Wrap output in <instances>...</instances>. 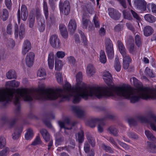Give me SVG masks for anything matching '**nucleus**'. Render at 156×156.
<instances>
[{"mask_svg": "<svg viewBox=\"0 0 156 156\" xmlns=\"http://www.w3.org/2000/svg\"><path fill=\"white\" fill-rule=\"evenodd\" d=\"M96 72L95 69L92 64H89L87 67L86 73L88 76H91Z\"/></svg>", "mask_w": 156, "mask_h": 156, "instance_id": "obj_14", "label": "nucleus"}, {"mask_svg": "<svg viewBox=\"0 0 156 156\" xmlns=\"http://www.w3.org/2000/svg\"><path fill=\"white\" fill-rule=\"evenodd\" d=\"M48 63L49 68L51 69H52L54 63V54L52 52L50 53L48 55Z\"/></svg>", "mask_w": 156, "mask_h": 156, "instance_id": "obj_12", "label": "nucleus"}, {"mask_svg": "<svg viewBox=\"0 0 156 156\" xmlns=\"http://www.w3.org/2000/svg\"><path fill=\"white\" fill-rule=\"evenodd\" d=\"M56 77L58 82L59 83H61L63 80L62 74L60 73H57L56 74Z\"/></svg>", "mask_w": 156, "mask_h": 156, "instance_id": "obj_39", "label": "nucleus"}, {"mask_svg": "<svg viewBox=\"0 0 156 156\" xmlns=\"http://www.w3.org/2000/svg\"><path fill=\"white\" fill-rule=\"evenodd\" d=\"M34 18H32L30 20L29 26L30 28H32L34 26Z\"/></svg>", "mask_w": 156, "mask_h": 156, "instance_id": "obj_52", "label": "nucleus"}, {"mask_svg": "<svg viewBox=\"0 0 156 156\" xmlns=\"http://www.w3.org/2000/svg\"><path fill=\"white\" fill-rule=\"evenodd\" d=\"M126 25L128 28L132 31L133 30V27L131 23H126Z\"/></svg>", "mask_w": 156, "mask_h": 156, "instance_id": "obj_53", "label": "nucleus"}, {"mask_svg": "<svg viewBox=\"0 0 156 156\" xmlns=\"http://www.w3.org/2000/svg\"><path fill=\"white\" fill-rule=\"evenodd\" d=\"M20 136L19 133H15L12 134V138L14 140H16Z\"/></svg>", "mask_w": 156, "mask_h": 156, "instance_id": "obj_55", "label": "nucleus"}, {"mask_svg": "<svg viewBox=\"0 0 156 156\" xmlns=\"http://www.w3.org/2000/svg\"><path fill=\"white\" fill-rule=\"evenodd\" d=\"M25 29L24 27V24H21L20 27L19 33L18 25L17 24H15L14 34L15 37H17L19 34L20 38L21 39H23L25 34Z\"/></svg>", "mask_w": 156, "mask_h": 156, "instance_id": "obj_7", "label": "nucleus"}, {"mask_svg": "<svg viewBox=\"0 0 156 156\" xmlns=\"http://www.w3.org/2000/svg\"><path fill=\"white\" fill-rule=\"evenodd\" d=\"M41 142L40 137L39 136H37L34 140L32 143V144L34 145H35L41 144Z\"/></svg>", "mask_w": 156, "mask_h": 156, "instance_id": "obj_41", "label": "nucleus"}, {"mask_svg": "<svg viewBox=\"0 0 156 156\" xmlns=\"http://www.w3.org/2000/svg\"><path fill=\"white\" fill-rule=\"evenodd\" d=\"M14 82H13V87H17L19 86L20 83L19 82L16 81L15 80H13Z\"/></svg>", "mask_w": 156, "mask_h": 156, "instance_id": "obj_58", "label": "nucleus"}, {"mask_svg": "<svg viewBox=\"0 0 156 156\" xmlns=\"http://www.w3.org/2000/svg\"><path fill=\"white\" fill-rule=\"evenodd\" d=\"M50 43L51 46L55 48H58L61 46V43L57 36L53 35L51 36L49 39Z\"/></svg>", "mask_w": 156, "mask_h": 156, "instance_id": "obj_8", "label": "nucleus"}, {"mask_svg": "<svg viewBox=\"0 0 156 156\" xmlns=\"http://www.w3.org/2000/svg\"><path fill=\"white\" fill-rule=\"evenodd\" d=\"M109 130L111 133L113 134L114 135H116V134L114 133V132L116 131L115 129L110 128Z\"/></svg>", "mask_w": 156, "mask_h": 156, "instance_id": "obj_62", "label": "nucleus"}, {"mask_svg": "<svg viewBox=\"0 0 156 156\" xmlns=\"http://www.w3.org/2000/svg\"><path fill=\"white\" fill-rule=\"evenodd\" d=\"M155 125H156V117H154L153 119V123H151V126L152 129L156 131V127Z\"/></svg>", "mask_w": 156, "mask_h": 156, "instance_id": "obj_40", "label": "nucleus"}, {"mask_svg": "<svg viewBox=\"0 0 156 156\" xmlns=\"http://www.w3.org/2000/svg\"><path fill=\"white\" fill-rule=\"evenodd\" d=\"M82 73L78 72L76 77V83L75 87L71 88L68 83H66L62 90L60 89L49 88L45 89L44 92L47 99L54 100L61 96L62 98L68 100L73 98L74 103L80 101L81 98L87 99L89 97H96L98 98L110 95L107 93L106 87L96 86L86 88L84 84L82 81Z\"/></svg>", "mask_w": 156, "mask_h": 156, "instance_id": "obj_1", "label": "nucleus"}, {"mask_svg": "<svg viewBox=\"0 0 156 156\" xmlns=\"http://www.w3.org/2000/svg\"><path fill=\"white\" fill-rule=\"evenodd\" d=\"M114 67L117 71L119 72L120 70L121 66L119 64L118 58L117 57H116L115 58Z\"/></svg>", "mask_w": 156, "mask_h": 156, "instance_id": "obj_34", "label": "nucleus"}, {"mask_svg": "<svg viewBox=\"0 0 156 156\" xmlns=\"http://www.w3.org/2000/svg\"><path fill=\"white\" fill-rule=\"evenodd\" d=\"M65 55V53L63 51H58L56 54V56L59 58H62Z\"/></svg>", "mask_w": 156, "mask_h": 156, "instance_id": "obj_37", "label": "nucleus"}, {"mask_svg": "<svg viewBox=\"0 0 156 156\" xmlns=\"http://www.w3.org/2000/svg\"><path fill=\"white\" fill-rule=\"evenodd\" d=\"M62 62L60 60H56L55 61V69L57 70H60L63 66Z\"/></svg>", "mask_w": 156, "mask_h": 156, "instance_id": "obj_26", "label": "nucleus"}, {"mask_svg": "<svg viewBox=\"0 0 156 156\" xmlns=\"http://www.w3.org/2000/svg\"><path fill=\"white\" fill-rule=\"evenodd\" d=\"M146 2L143 0L142 3L137 6L136 8L137 9L140 10L141 11H145L146 9Z\"/></svg>", "mask_w": 156, "mask_h": 156, "instance_id": "obj_29", "label": "nucleus"}, {"mask_svg": "<svg viewBox=\"0 0 156 156\" xmlns=\"http://www.w3.org/2000/svg\"><path fill=\"white\" fill-rule=\"evenodd\" d=\"M90 24V22L88 20L85 18L84 16L83 17L82 21V25L84 29H86L87 26Z\"/></svg>", "mask_w": 156, "mask_h": 156, "instance_id": "obj_30", "label": "nucleus"}, {"mask_svg": "<svg viewBox=\"0 0 156 156\" xmlns=\"http://www.w3.org/2000/svg\"><path fill=\"white\" fill-rule=\"evenodd\" d=\"M12 26L11 24H9L7 28V33L9 34H12Z\"/></svg>", "mask_w": 156, "mask_h": 156, "instance_id": "obj_43", "label": "nucleus"}, {"mask_svg": "<svg viewBox=\"0 0 156 156\" xmlns=\"http://www.w3.org/2000/svg\"><path fill=\"white\" fill-rule=\"evenodd\" d=\"M103 77L104 81L108 85H112V77L110 73L107 71H104L103 73Z\"/></svg>", "mask_w": 156, "mask_h": 156, "instance_id": "obj_11", "label": "nucleus"}, {"mask_svg": "<svg viewBox=\"0 0 156 156\" xmlns=\"http://www.w3.org/2000/svg\"><path fill=\"white\" fill-rule=\"evenodd\" d=\"M76 113L78 116L80 117L83 114V112L82 110L79 109L77 110Z\"/></svg>", "mask_w": 156, "mask_h": 156, "instance_id": "obj_54", "label": "nucleus"}, {"mask_svg": "<svg viewBox=\"0 0 156 156\" xmlns=\"http://www.w3.org/2000/svg\"><path fill=\"white\" fill-rule=\"evenodd\" d=\"M6 142L5 138L3 137H0V149L4 147L6 145Z\"/></svg>", "mask_w": 156, "mask_h": 156, "instance_id": "obj_36", "label": "nucleus"}, {"mask_svg": "<svg viewBox=\"0 0 156 156\" xmlns=\"http://www.w3.org/2000/svg\"><path fill=\"white\" fill-rule=\"evenodd\" d=\"M5 4L7 7L10 9L12 5L11 0H5Z\"/></svg>", "mask_w": 156, "mask_h": 156, "instance_id": "obj_47", "label": "nucleus"}, {"mask_svg": "<svg viewBox=\"0 0 156 156\" xmlns=\"http://www.w3.org/2000/svg\"><path fill=\"white\" fill-rule=\"evenodd\" d=\"M145 73L148 75L149 76L151 77H152V71L148 67L146 68L145 71Z\"/></svg>", "mask_w": 156, "mask_h": 156, "instance_id": "obj_44", "label": "nucleus"}, {"mask_svg": "<svg viewBox=\"0 0 156 156\" xmlns=\"http://www.w3.org/2000/svg\"><path fill=\"white\" fill-rule=\"evenodd\" d=\"M151 10L153 12L156 13V5L155 4L151 5Z\"/></svg>", "mask_w": 156, "mask_h": 156, "instance_id": "obj_57", "label": "nucleus"}, {"mask_svg": "<svg viewBox=\"0 0 156 156\" xmlns=\"http://www.w3.org/2000/svg\"><path fill=\"white\" fill-rule=\"evenodd\" d=\"M117 44L119 50L123 57V68L124 69H126L129 66V63L131 62V59L128 55L126 54L125 48L122 43L120 41H118Z\"/></svg>", "mask_w": 156, "mask_h": 156, "instance_id": "obj_4", "label": "nucleus"}, {"mask_svg": "<svg viewBox=\"0 0 156 156\" xmlns=\"http://www.w3.org/2000/svg\"><path fill=\"white\" fill-rule=\"evenodd\" d=\"M21 17L23 20H26L28 16L27 9L26 6L22 5L21 6Z\"/></svg>", "mask_w": 156, "mask_h": 156, "instance_id": "obj_16", "label": "nucleus"}, {"mask_svg": "<svg viewBox=\"0 0 156 156\" xmlns=\"http://www.w3.org/2000/svg\"><path fill=\"white\" fill-rule=\"evenodd\" d=\"M31 44L30 42L28 40L25 41L23 44L22 49V54L24 55L29 51L31 48Z\"/></svg>", "mask_w": 156, "mask_h": 156, "instance_id": "obj_10", "label": "nucleus"}, {"mask_svg": "<svg viewBox=\"0 0 156 156\" xmlns=\"http://www.w3.org/2000/svg\"><path fill=\"white\" fill-rule=\"evenodd\" d=\"M89 145L87 143H85L84 147V149L86 153H88L89 151Z\"/></svg>", "mask_w": 156, "mask_h": 156, "instance_id": "obj_51", "label": "nucleus"}, {"mask_svg": "<svg viewBox=\"0 0 156 156\" xmlns=\"http://www.w3.org/2000/svg\"><path fill=\"white\" fill-rule=\"evenodd\" d=\"M105 150L108 152H112L111 148L109 147H105Z\"/></svg>", "mask_w": 156, "mask_h": 156, "instance_id": "obj_64", "label": "nucleus"}, {"mask_svg": "<svg viewBox=\"0 0 156 156\" xmlns=\"http://www.w3.org/2000/svg\"><path fill=\"white\" fill-rule=\"evenodd\" d=\"M59 30L62 36L64 38L68 37V32L66 27L63 24H60L59 26Z\"/></svg>", "mask_w": 156, "mask_h": 156, "instance_id": "obj_15", "label": "nucleus"}, {"mask_svg": "<svg viewBox=\"0 0 156 156\" xmlns=\"http://www.w3.org/2000/svg\"><path fill=\"white\" fill-rule=\"evenodd\" d=\"M131 12L134 17L137 20H140V17L136 12L133 11V10H131Z\"/></svg>", "mask_w": 156, "mask_h": 156, "instance_id": "obj_48", "label": "nucleus"}, {"mask_svg": "<svg viewBox=\"0 0 156 156\" xmlns=\"http://www.w3.org/2000/svg\"><path fill=\"white\" fill-rule=\"evenodd\" d=\"M105 33V30L104 28H101L99 31V33L101 35H104Z\"/></svg>", "mask_w": 156, "mask_h": 156, "instance_id": "obj_60", "label": "nucleus"}, {"mask_svg": "<svg viewBox=\"0 0 156 156\" xmlns=\"http://www.w3.org/2000/svg\"><path fill=\"white\" fill-rule=\"evenodd\" d=\"M9 13L8 10L5 9L1 10L0 12V17L4 21H5L8 18Z\"/></svg>", "mask_w": 156, "mask_h": 156, "instance_id": "obj_17", "label": "nucleus"}, {"mask_svg": "<svg viewBox=\"0 0 156 156\" xmlns=\"http://www.w3.org/2000/svg\"><path fill=\"white\" fill-rule=\"evenodd\" d=\"M41 133L43 139L46 142L48 141L50 139V136L47 130L42 129L41 130Z\"/></svg>", "mask_w": 156, "mask_h": 156, "instance_id": "obj_20", "label": "nucleus"}, {"mask_svg": "<svg viewBox=\"0 0 156 156\" xmlns=\"http://www.w3.org/2000/svg\"><path fill=\"white\" fill-rule=\"evenodd\" d=\"M76 139L79 143H82L83 141V133L82 131H80L76 135Z\"/></svg>", "mask_w": 156, "mask_h": 156, "instance_id": "obj_24", "label": "nucleus"}, {"mask_svg": "<svg viewBox=\"0 0 156 156\" xmlns=\"http://www.w3.org/2000/svg\"><path fill=\"white\" fill-rule=\"evenodd\" d=\"M123 13L125 19L128 20H131L132 19V18L131 15L128 14L126 10L123 11Z\"/></svg>", "mask_w": 156, "mask_h": 156, "instance_id": "obj_42", "label": "nucleus"}, {"mask_svg": "<svg viewBox=\"0 0 156 156\" xmlns=\"http://www.w3.org/2000/svg\"><path fill=\"white\" fill-rule=\"evenodd\" d=\"M38 29L41 32H43L45 28V22L43 19H41L38 22Z\"/></svg>", "mask_w": 156, "mask_h": 156, "instance_id": "obj_18", "label": "nucleus"}, {"mask_svg": "<svg viewBox=\"0 0 156 156\" xmlns=\"http://www.w3.org/2000/svg\"><path fill=\"white\" fill-rule=\"evenodd\" d=\"M6 76L8 79H15L16 78V74L15 71L13 70H9L6 73Z\"/></svg>", "mask_w": 156, "mask_h": 156, "instance_id": "obj_23", "label": "nucleus"}, {"mask_svg": "<svg viewBox=\"0 0 156 156\" xmlns=\"http://www.w3.org/2000/svg\"><path fill=\"white\" fill-rule=\"evenodd\" d=\"M145 19L147 21L150 23H153L155 21L154 17L152 15L150 14H147L144 16Z\"/></svg>", "mask_w": 156, "mask_h": 156, "instance_id": "obj_28", "label": "nucleus"}, {"mask_svg": "<svg viewBox=\"0 0 156 156\" xmlns=\"http://www.w3.org/2000/svg\"><path fill=\"white\" fill-rule=\"evenodd\" d=\"M59 8L61 13L65 15L68 14L70 10V6L69 2L65 1L62 3L60 1L59 3Z\"/></svg>", "mask_w": 156, "mask_h": 156, "instance_id": "obj_6", "label": "nucleus"}, {"mask_svg": "<svg viewBox=\"0 0 156 156\" xmlns=\"http://www.w3.org/2000/svg\"><path fill=\"white\" fill-rule=\"evenodd\" d=\"M87 139L92 147H94L95 145V142L94 139L91 136H88Z\"/></svg>", "mask_w": 156, "mask_h": 156, "instance_id": "obj_45", "label": "nucleus"}, {"mask_svg": "<svg viewBox=\"0 0 156 156\" xmlns=\"http://www.w3.org/2000/svg\"><path fill=\"white\" fill-rule=\"evenodd\" d=\"M145 133L148 140L153 141L155 142H156V138L149 131L146 130L145 132Z\"/></svg>", "mask_w": 156, "mask_h": 156, "instance_id": "obj_25", "label": "nucleus"}, {"mask_svg": "<svg viewBox=\"0 0 156 156\" xmlns=\"http://www.w3.org/2000/svg\"><path fill=\"white\" fill-rule=\"evenodd\" d=\"M37 75L39 77L45 76L46 75L45 70L42 68L39 69L37 71Z\"/></svg>", "mask_w": 156, "mask_h": 156, "instance_id": "obj_32", "label": "nucleus"}, {"mask_svg": "<svg viewBox=\"0 0 156 156\" xmlns=\"http://www.w3.org/2000/svg\"><path fill=\"white\" fill-rule=\"evenodd\" d=\"M81 37L82 39V40H83V42L85 44L86 43V37H85L84 35L82 33V32H81Z\"/></svg>", "mask_w": 156, "mask_h": 156, "instance_id": "obj_56", "label": "nucleus"}, {"mask_svg": "<svg viewBox=\"0 0 156 156\" xmlns=\"http://www.w3.org/2000/svg\"><path fill=\"white\" fill-rule=\"evenodd\" d=\"M43 8L45 16L46 18H47L48 15V11L47 4L45 2H44Z\"/></svg>", "mask_w": 156, "mask_h": 156, "instance_id": "obj_38", "label": "nucleus"}, {"mask_svg": "<svg viewBox=\"0 0 156 156\" xmlns=\"http://www.w3.org/2000/svg\"><path fill=\"white\" fill-rule=\"evenodd\" d=\"M144 32L145 36H149L152 33L153 30L150 26H147L145 27L144 30Z\"/></svg>", "mask_w": 156, "mask_h": 156, "instance_id": "obj_22", "label": "nucleus"}, {"mask_svg": "<svg viewBox=\"0 0 156 156\" xmlns=\"http://www.w3.org/2000/svg\"><path fill=\"white\" fill-rule=\"evenodd\" d=\"M118 142L119 144L124 148L126 149H127L129 148L128 146L126 144L119 141H118Z\"/></svg>", "mask_w": 156, "mask_h": 156, "instance_id": "obj_49", "label": "nucleus"}, {"mask_svg": "<svg viewBox=\"0 0 156 156\" xmlns=\"http://www.w3.org/2000/svg\"><path fill=\"white\" fill-rule=\"evenodd\" d=\"M9 148L6 147L0 151V156H7L9 154Z\"/></svg>", "mask_w": 156, "mask_h": 156, "instance_id": "obj_35", "label": "nucleus"}, {"mask_svg": "<svg viewBox=\"0 0 156 156\" xmlns=\"http://www.w3.org/2000/svg\"><path fill=\"white\" fill-rule=\"evenodd\" d=\"M76 25L75 21L74 20H71L69 23L68 28L71 33H73L76 29Z\"/></svg>", "mask_w": 156, "mask_h": 156, "instance_id": "obj_19", "label": "nucleus"}, {"mask_svg": "<svg viewBox=\"0 0 156 156\" xmlns=\"http://www.w3.org/2000/svg\"><path fill=\"white\" fill-rule=\"evenodd\" d=\"M147 145L148 151L153 153H156V145L149 142H147Z\"/></svg>", "mask_w": 156, "mask_h": 156, "instance_id": "obj_21", "label": "nucleus"}, {"mask_svg": "<svg viewBox=\"0 0 156 156\" xmlns=\"http://www.w3.org/2000/svg\"><path fill=\"white\" fill-rule=\"evenodd\" d=\"M13 80L8 81L5 84L7 89H0V101H11L17 104L21 99L25 101H30L33 98L47 99L44 92L45 89L37 91L27 88L10 90L13 87Z\"/></svg>", "mask_w": 156, "mask_h": 156, "instance_id": "obj_3", "label": "nucleus"}, {"mask_svg": "<svg viewBox=\"0 0 156 156\" xmlns=\"http://www.w3.org/2000/svg\"><path fill=\"white\" fill-rule=\"evenodd\" d=\"M143 0H134V4L136 6H138L141 3H142Z\"/></svg>", "mask_w": 156, "mask_h": 156, "instance_id": "obj_50", "label": "nucleus"}, {"mask_svg": "<svg viewBox=\"0 0 156 156\" xmlns=\"http://www.w3.org/2000/svg\"><path fill=\"white\" fill-rule=\"evenodd\" d=\"M53 145V141L52 140H51L49 142L48 147V149L50 150L51 148V147Z\"/></svg>", "mask_w": 156, "mask_h": 156, "instance_id": "obj_63", "label": "nucleus"}, {"mask_svg": "<svg viewBox=\"0 0 156 156\" xmlns=\"http://www.w3.org/2000/svg\"><path fill=\"white\" fill-rule=\"evenodd\" d=\"M68 62L70 64H73L75 62V60L73 56H69L67 58Z\"/></svg>", "mask_w": 156, "mask_h": 156, "instance_id": "obj_46", "label": "nucleus"}, {"mask_svg": "<svg viewBox=\"0 0 156 156\" xmlns=\"http://www.w3.org/2000/svg\"><path fill=\"white\" fill-rule=\"evenodd\" d=\"M108 14L110 16L114 19H115V15L118 14V13L113 8H110L108 9Z\"/></svg>", "mask_w": 156, "mask_h": 156, "instance_id": "obj_31", "label": "nucleus"}, {"mask_svg": "<svg viewBox=\"0 0 156 156\" xmlns=\"http://www.w3.org/2000/svg\"><path fill=\"white\" fill-rule=\"evenodd\" d=\"M33 135V131L31 129L27 130L25 135V138L26 140H29L32 138Z\"/></svg>", "mask_w": 156, "mask_h": 156, "instance_id": "obj_33", "label": "nucleus"}, {"mask_svg": "<svg viewBox=\"0 0 156 156\" xmlns=\"http://www.w3.org/2000/svg\"><path fill=\"white\" fill-rule=\"evenodd\" d=\"M130 81L132 84L137 87L136 90H133L129 85L125 84L117 87H106L107 93L111 95L106 97L119 96L129 99L132 103L137 101L140 98L156 99V90L143 87L141 83L134 77L130 79Z\"/></svg>", "mask_w": 156, "mask_h": 156, "instance_id": "obj_2", "label": "nucleus"}, {"mask_svg": "<svg viewBox=\"0 0 156 156\" xmlns=\"http://www.w3.org/2000/svg\"><path fill=\"white\" fill-rule=\"evenodd\" d=\"M34 58L35 54L34 53L30 52L27 54L25 61L27 66L30 67L33 65L34 61Z\"/></svg>", "mask_w": 156, "mask_h": 156, "instance_id": "obj_9", "label": "nucleus"}, {"mask_svg": "<svg viewBox=\"0 0 156 156\" xmlns=\"http://www.w3.org/2000/svg\"><path fill=\"white\" fill-rule=\"evenodd\" d=\"M58 124L60 127L61 128H64L65 129H70L71 128L67 127L66 126H70L72 125L70 123L69 119H66L64 122L62 121H59L58 122Z\"/></svg>", "mask_w": 156, "mask_h": 156, "instance_id": "obj_13", "label": "nucleus"}, {"mask_svg": "<svg viewBox=\"0 0 156 156\" xmlns=\"http://www.w3.org/2000/svg\"><path fill=\"white\" fill-rule=\"evenodd\" d=\"M99 59L100 62L102 63H105L107 61L106 56L103 51H101L100 53Z\"/></svg>", "mask_w": 156, "mask_h": 156, "instance_id": "obj_27", "label": "nucleus"}, {"mask_svg": "<svg viewBox=\"0 0 156 156\" xmlns=\"http://www.w3.org/2000/svg\"><path fill=\"white\" fill-rule=\"evenodd\" d=\"M105 44L106 47V52L109 59H112L114 56L113 45L111 41L109 39H107Z\"/></svg>", "mask_w": 156, "mask_h": 156, "instance_id": "obj_5", "label": "nucleus"}, {"mask_svg": "<svg viewBox=\"0 0 156 156\" xmlns=\"http://www.w3.org/2000/svg\"><path fill=\"white\" fill-rule=\"evenodd\" d=\"M119 1L122 6L124 8H126V6L125 0H119Z\"/></svg>", "mask_w": 156, "mask_h": 156, "instance_id": "obj_61", "label": "nucleus"}, {"mask_svg": "<svg viewBox=\"0 0 156 156\" xmlns=\"http://www.w3.org/2000/svg\"><path fill=\"white\" fill-rule=\"evenodd\" d=\"M94 23L95 26L96 27H98L99 26V23L98 21L96 20L95 17H94Z\"/></svg>", "mask_w": 156, "mask_h": 156, "instance_id": "obj_59", "label": "nucleus"}]
</instances>
